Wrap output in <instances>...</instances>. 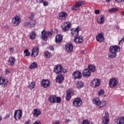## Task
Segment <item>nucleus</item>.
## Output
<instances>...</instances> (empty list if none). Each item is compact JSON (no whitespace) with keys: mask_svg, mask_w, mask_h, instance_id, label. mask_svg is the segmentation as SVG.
<instances>
[{"mask_svg":"<svg viewBox=\"0 0 124 124\" xmlns=\"http://www.w3.org/2000/svg\"><path fill=\"white\" fill-rule=\"evenodd\" d=\"M121 51V47L118 46H112L109 48L110 53L108 54V58L114 59L117 57V53Z\"/></svg>","mask_w":124,"mask_h":124,"instance_id":"obj_1","label":"nucleus"},{"mask_svg":"<svg viewBox=\"0 0 124 124\" xmlns=\"http://www.w3.org/2000/svg\"><path fill=\"white\" fill-rule=\"evenodd\" d=\"M85 4V1L78 0L75 2V5L71 7V10L72 11H79L80 10V7H82L83 5Z\"/></svg>","mask_w":124,"mask_h":124,"instance_id":"obj_2","label":"nucleus"},{"mask_svg":"<svg viewBox=\"0 0 124 124\" xmlns=\"http://www.w3.org/2000/svg\"><path fill=\"white\" fill-rule=\"evenodd\" d=\"M48 101L50 103H61L62 99L60 97H57V96L51 95L48 98Z\"/></svg>","mask_w":124,"mask_h":124,"instance_id":"obj_3","label":"nucleus"},{"mask_svg":"<svg viewBox=\"0 0 124 124\" xmlns=\"http://www.w3.org/2000/svg\"><path fill=\"white\" fill-rule=\"evenodd\" d=\"M35 20L33 19H27L23 23L24 27H29V28H33L35 26Z\"/></svg>","mask_w":124,"mask_h":124,"instance_id":"obj_4","label":"nucleus"},{"mask_svg":"<svg viewBox=\"0 0 124 124\" xmlns=\"http://www.w3.org/2000/svg\"><path fill=\"white\" fill-rule=\"evenodd\" d=\"M23 116V111L21 109H16L14 112V118L16 121L20 120Z\"/></svg>","mask_w":124,"mask_h":124,"instance_id":"obj_5","label":"nucleus"},{"mask_svg":"<svg viewBox=\"0 0 124 124\" xmlns=\"http://www.w3.org/2000/svg\"><path fill=\"white\" fill-rule=\"evenodd\" d=\"M46 33L47 34V35L49 37H51L52 36V32L50 31H45V30H44L42 32H41V34L42 36L41 38L44 40V41H46L47 39H48V36L46 35Z\"/></svg>","mask_w":124,"mask_h":124,"instance_id":"obj_6","label":"nucleus"},{"mask_svg":"<svg viewBox=\"0 0 124 124\" xmlns=\"http://www.w3.org/2000/svg\"><path fill=\"white\" fill-rule=\"evenodd\" d=\"M12 23L15 27L19 26L21 23V19L20 18V16H16L15 17H14L12 18Z\"/></svg>","mask_w":124,"mask_h":124,"instance_id":"obj_7","label":"nucleus"},{"mask_svg":"<svg viewBox=\"0 0 124 124\" xmlns=\"http://www.w3.org/2000/svg\"><path fill=\"white\" fill-rule=\"evenodd\" d=\"M73 104L75 107H80L82 105V100H81V98L77 97L74 99Z\"/></svg>","mask_w":124,"mask_h":124,"instance_id":"obj_8","label":"nucleus"},{"mask_svg":"<svg viewBox=\"0 0 124 124\" xmlns=\"http://www.w3.org/2000/svg\"><path fill=\"white\" fill-rule=\"evenodd\" d=\"M72 76L74 80L81 79V78H82V73L78 70H77L73 73Z\"/></svg>","mask_w":124,"mask_h":124,"instance_id":"obj_9","label":"nucleus"},{"mask_svg":"<svg viewBox=\"0 0 124 124\" xmlns=\"http://www.w3.org/2000/svg\"><path fill=\"white\" fill-rule=\"evenodd\" d=\"M109 86L110 88H116L118 86V80L115 78H112L109 80Z\"/></svg>","mask_w":124,"mask_h":124,"instance_id":"obj_10","label":"nucleus"},{"mask_svg":"<svg viewBox=\"0 0 124 124\" xmlns=\"http://www.w3.org/2000/svg\"><path fill=\"white\" fill-rule=\"evenodd\" d=\"M8 80H7L3 77H0V86H2L3 88H6L8 84Z\"/></svg>","mask_w":124,"mask_h":124,"instance_id":"obj_11","label":"nucleus"},{"mask_svg":"<svg viewBox=\"0 0 124 124\" xmlns=\"http://www.w3.org/2000/svg\"><path fill=\"white\" fill-rule=\"evenodd\" d=\"M81 31V28H80V26H78L76 29H73L72 30L71 34L73 36H75L76 37L78 36L79 35V31Z\"/></svg>","mask_w":124,"mask_h":124,"instance_id":"obj_12","label":"nucleus"},{"mask_svg":"<svg viewBox=\"0 0 124 124\" xmlns=\"http://www.w3.org/2000/svg\"><path fill=\"white\" fill-rule=\"evenodd\" d=\"M100 79L98 78H94L91 83V86L93 88H98L100 85Z\"/></svg>","mask_w":124,"mask_h":124,"instance_id":"obj_13","label":"nucleus"},{"mask_svg":"<svg viewBox=\"0 0 124 124\" xmlns=\"http://www.w3.org/2000/svg\"><path fill=\"white\" fill-rule=\"evenodd\" d=\"M39 53V48L37 46H34L33 49L31 50V57H37Z\"/></svg>","mask_w":124,"mask_h":124,"instance_id":"obj_14","label":"nucleus"},{"mask_svg":"<svg viewBox=\"0 0 124 124\" xmlns=\"http://www.w3.org/2000/svg\"><path fill=\"white\" fill-rule=\"evenodd\" d=\"M96 40L97 42H103L104 41V34L102 33H99L96 36Z\"/></svg>","mask_w":124,"mask_h":124,"instance_id":"obj_15","label":"nucleus"},{"mask_svg":"<svg viewBox=\"0 0 124 124\" xmlns=\"http://www.w3.org/2000/svg\"><path fill=\"white\" fill-rule=\"evenodd\" d=\"M109 113L108 112L106 111L105 115L103 118V121L102 122L103 124H109Z\"/></svg>","mask_w":124,"mask_h":124,"instance_id":"obj_16","label":"nucleus"},{"mask_svg":"<svg viewBox=\"0 0 124 124\" xmlns=\"http://www.w3.org/2000/svg\"><path fill=\"white\" fill-rule=\"evenodd\" d=\"M74 41L77 44H81L84 41V38L81 36L74 37Z\"/></svg>","mask_w":124,"mask_h":124,"instance_id":"obj_17","label":"nucleus"},{"mask_svg":"<svg viewBox=\"0 0 124 124\" xmlns=\"http://www.w3.org/2000/svg\"><path fill=\"white\" fill-rule=\"evenodd\" d=\"M16 62V59L14 57H10L8 60V64L9 66H14L15 65V62Z\"/></svg>","mask_w":124,"mask_h":124,"instance_id":"obj_18","label":"nucleus"},{"mask_svg":"<svg viewBox=\"0 0 124 124\" xmlns=\"http://www.w3.org/2000/svg\"><path fill=\"white\" fill-rule=\"evenodd\" d=\"M71 27V24L69 22H66L62 26V28L64 31H67Z\"/></svg>","mask_w":124,"mask_h":124,"instance_id":"obj_19","label":"nucleus"},{"mask_svg":"<svg viewBox=\"0 0 124 124\" xmlns=\"http://www.w3.org/2000/svg\"><path fill=\"white\" fill-rule=\"evenodd\" d=\"M65 50L68 53H71L73 51V45L71 43H68L65 45Z\"/></svg>","mask_w":124,"mask_h":124,"instance_id":"obj_20","label":"nucleus"},{"mask_svg":"<svg viewBox=\"0 0 124 124\" xmlns=\"http://www.w3.org/2000/svg\"><path fill=\"white\" fill-rule=\"evenodd\" d=\"M64 79V78L63 77V76L60 74L56 77V83H59V84H62Z\"/></svg>","mask_w":124,"mask_h":124,"instance_id":"obj_21","label":"nucleus"},{"mask_svg":"<svg viewBox=\"0 0 124 124\" xmlns=\"http://www.w3.org/2000/svg\"><path fill=\"white\" fill-rule=\"evenodd\" d=\"M55 73L56 74H59V73H62V66L61 65H57L55 66V69L54 70Z\"/></svg>","mask_w":124,"mask_h":124,"instance_id":"obj_22","label":"nucleus"},{"mask_svg":"<svg viewBox=\"0 0 124 124\" xmlns=\"http://www.w3.org/2000/svg\"><path fill=\"white\" fill-rule=\"evenodd\" d=\"M66 18H67V13L62 12L60 14L59 20H61V21H64Z\"/></svg>","mask_w":124,"mask_h":124,"instance_id":"obj_23","label":"nucleus"},{"mask_svg":"<svg viewBox=\"0 0 124 124\" xmlns=\"http://www.w3.org/2000/svg\"><path fill=\"white\" fill-rule=\"evenodd\" d=\"M82 75L85 78L87 77H91V75H92V73L90 70L88 69H84L82 72Z\"/></svg>","mask_w":124,"mask_h":124,"instance_id":"obj_24","label":"nucleus"},{"mask_svg":"<svg viewBox=\"0 0 124 124\" xmlns=\"http://www.w3.org/2000/svg\"><path fill=\"white\" fill-rule=\"evenodd\" d=\"M41 83L43 88H46L50 86V81L48 79L42 80Z\"/></svg>","mask_w":124,"mask_h":124,"instance_id":"obj_25","label":"nucleus"},{"mask_svg":"<svg viewBox=\"0 0 124 124\" xmlns=\"http://www.w3.org/2000/svg\"><path fill=\"white\" fill-rule=\"evenodd\" d=\"M105 18V16L103 15H101L99 16H98L97 18V22L98 24H102L104 23V19Z\"/></svg>","mask_w":124,"mask_h":124,"instance_id":"obj_26","label":"nucleus"},{"mask_svg":"<svg viewBox=\"0 0 124 124\" xmlns=\"http://www.w3.org/2000/svg\"><path fill=\"white\" fill-rule=\"evenodd\" d=\"M33 116L35 118H37L39 116H40V114H41V111L39 110L38 108H35L33 110Z\"/></svg>","mask_w":124,"mask_h":124,"instance_id":"obj_27","label":"nucleus"},{"mask_svg":"<svg viewBox=\"0 0 124 124\" xmlns=\"http://www.w3.org/2000/svg\"><path fill=\"white\" fill-rule=\"evenodd\" d=\"M55 41L56 43H61L62 41V35L57 34L55 37Z\"/></svg>","mask_w":124,"mask_h":124,"instance_id":"obj_28","label":"nucleus"},{"mask_svg":"<svg viewBox=\"0 0 124 124\" xmlns=\"http://www.w3.org/2000/svg\"><path fill=\"white\" fill-rule=\"evenodd\" d=\"M117 124H124V116L118 117L116 119Z\"/></svg>","mask_w":124,"mask_h":124,"instance_id":"obj_29","label":"nucleus"},{"mask_svg":"<svg viewBox=\"0 0 124 124\" xmlns=\"http://www.w3.org/2000/svg\"><path fill=\"white\" fill-rule=\"evenodd\" d=\"M88 68L90 71H91L92 72H95V66L90 64L88 65Z\"/></svg>","mask_w":124,"mask_h":124,"instance_id":"obj_30","label":"nucleus"},{"mask_svg":"<svg viewBox=\"0 0 124 124\" xmlns=\"http://www.w3.org/2000/svg\"><path fill=\"white\" fill-rule=\"evenodd\" d=\"M36 36V33L35 32V31H33L31 32V33L30 35V39L33 40V39H35Z\"/></svg>","mask_w":124,"mask_h":124,"instance_id":"obj_31","label":"nucleus"},{"mask_svg":"<svg viewBox=\"0 0 124 124\" xmlns=\"http://www.w3.org/2000/svg\"><path fill=\"white\" fill-rule=\"evenodd\" d=\"M37 67V63L36 62H33L31 64L29 68L30 69H34Z\"/></svg>","mask_w":124,"mask_h":124,"instance_id":"obj_32","label":"nucleus"},{"mask_svg":"<svg viewBox=\"0 0 124 124\" xmlns=\"http://www.w3.org/2000/svg\"><path fill=\"white\" fill-rule=\"evenodd\" d=\"M101 102V101L98 98L93 99V103H94L97 106H99Z\"/></svg>","mask_w":124,"mask_h":124,"instance_id":"obj_33","label":"nucleus"},{"mask_svg":"<svg viewBox=\"0 0 124 124\" xmlns=\"http://www.w3.org/2000/svg\"><path fill=\"white\" fill-rule=\"evenodd\" d=\"M78 89H82L84 87V83L81 81H78L77 83Z\"/></svg>","mask_w":124,"mask_h":124,"instance_id":"obj_34","label":"nucleus"},{"mask_svg":"<svg viewBox=\"0 0 124 124\" xmlns=\"http://www.w3.org/2000/svg\"><path fill=\"white\" fill-rule=\"evenodd\" d=\"M119 10L118 8H112L108 10V12L110 13H114V12H117Z\"/></svg>","mask_w":124,"mask_h":124,"instance_id":"obj_35","label":"nucleus"},{"mask_svg":"<svg viewBox=\"0 0 124 124\" xmlns=\"http://www.w3.org/2000/svg\"><path fill=\"white\" fill-rule=\"evenodd\" d=\"M74 93V91L72 89H69L67 91L66 94L72 96Z\"/></svg>","mask_w":124,"mask_h":124,"instance_id":"obj_36","label":"nucleus"},{"mask_svg":"<svg viewBox=\"0 0 124 124\" xmlns=\"http://www.w3.org/2000/svg\"><path fill=\"white\" fill-rule=\"evenodd\" d=\"M28 87L30 90H32L33 89H34V87H35V83L33 82H31V84H30Z\"/></svg>","mask_w":124,"mask_h":124,"instance_id":"obj_37","label":"nucleus"},{"mask_svg":"<svg viewBox=\"0 0 124 124\" xmlns=\"http://www.w3.org/2000/svg\"><path fill=\"white\" fill-rule=\"evenodd\" d=\"M45 56L46 59H50L51 57V53L49 52L48 51H46L45 53Z\"/></svg>","mask_w":124,"mask_h":124,"instance_id":"obj_38","label":"nucleus"},{"mask_svg":"<svg viewBox=\"0 0 124 124\" xmlns=\"http://www.w3.org/2000/svg\"><path fill=\"white\" fill-rule=\"evenodd\" d=\"M24 54H26V55L24 56V57H29L31 55V52L29 51V49H26L24 51Z\"/></svg>","mask_w":124,"mask_h":124,"instance_id":"obj_39","label":"nucleus"},{"mask_svg":"<svg viewBox=\"0 0 124 124\" xmlns=\"http://www.w3.org/2000/svg\"><path fill=\"white\" fill-rule=\"evenodd\" d=\"M105 105H106V102L105 101H103L102 102H101L100 104V106L99 107V109H100V108H102L103 107H104L105 106Z\"/></svg>","mask_w":124,"mask_h":124,"instance_id":"obj_40","label":"nucleus"},{"mask_svg":"<svg viewBox=\"0 0 124 124\" xmlns=\"http://www.w3.org/2000/svg\"><path fill=\"white\" fill-rule=\"evenodd\" d=\"M104 95V91L103 89H101L98 93V96H103Z\"/></svg>","mask_w":124,"mask_h":124,"instance_id":"obj_41","label":"nucleus"},{"mask_svg":"<svg viewBox=\"0 0 124 124\" xmlns=\"http://www.w3.org/2000/svg\"><path fill=\"white\" fill-rule=\"evenodd\" d=\"M71 96H72L71 95H68V94H66L65 96L66 100L67 101H69V100L71 99Z\"/></svg>","mask_w":124,"mask_h":124,"instance_id":"obj_42","label":"nucleus"},{"mask_svg":"<svg viewBox=\"0 0 124 124\" xmlns=\"http://www.w3.org/2000/svg\"><path fill=\"white\" fill-rule=\"evenodd\" d=\"M33 18H34V15L33 14L31 13V16H29V18L27 20H33Z\"/></svg>","mask_w":124,"mask_h":124,"instance_id":"obj_43","label":"nucleus"},{"mask_svg":"<svg viewBox=\"0 0 124 124\" xmlns=\"http://www.w3.org/2000/svg\"><path fill=\"white\" fill-rule=\"evenodd\" d=\"M81 124H90V121L87 120H83ZM91 124H93V123H91Z\"/></svg>","mask_w":124,"mask_h":124,"instance_id":"obj_44","label":"nucleus"},{"mask_svg":"<svg viewBox=\"0 0 124 124\" xmlns=\"http://www.w3.org/2000/svg\"><path fill=\"white\" fill-rule=\"evenodd\" d=\"M42 3L43 4L44 6H47V5H48L49 3L47 0H45V1L43 0Z\"/></svg>","mask_w":124,"mask_h":124,"instance_id":"obj_45","label":"nucleus"},{"mask_svg":"<svg viewBox=\"0 0 124 124\" xmlns=\"http://www.w3.org/2000/svg\"><path fill=\"white\" fill-rule=\"evenodd\" d=\"M117 3H122V2H124V0H114Z\"/></svg>","mask_w":124,"mask_h":124,"instance_id":"obj_46","label":"nucleus"},{"mask_svg":"<svg viewBox=\"0 0 124 124\" xmlns=\"http://www.w3.org/2000/svg\"><path fill=\"white\" fill-rule=\"evenodd\" d=\"M49 48L51 51H54L55 50V47L53 46H49Z\"/></svg>","mask_w":124,"mask_h":124,"instance_id":"obj_47","label":"nucleus"},{"mask_svg":"<svg viewBox=\"0 0 124 124\" xmlns=\"http://www.w3.org/2000/svg\"><path fill=\"white\" fill-rule=\"evenodd\" d=\"M10 118V113H9L8 115H7L6 116L4 117V119H9Z\"/></svg>","mask_w":124,"mask_h":124,"instance_id":"obj_48","label":"nucleus"},{"mask_svg":"<svg viewBox=\"0 0 124 124\" xmlns=\"http://www.w3.org/2000/svg\"><path fill=\"white\" fill-rule=\"evenodd\" d=\"M5 73L6 74H9L10 73V71H9V70L7 69L5 70Z\"/></svg>","mask_w":124,"mask_h":124,"instance_id":"obj_49","label":"nucleus"},{"mask_svg":"<svg viewBox=\"0 0 124 124\" xmlns=\"http://www.w3.org/2000/svg\"><path fill=\"white\" fill-rule=\"evenodd\" d=\"M99 12H100V11H99V10H95L94 11L95 14H99Z\"/></svg>","mask_w":124,"mask_h":124,"instance_id":"obj_50","label":"nucleus"},{"mask_svg":"<svg viewBox=\"0 0 124 124\" xmlns=\"http://www.w3.org/2000/svg\"><path fill=\"white\" fill-rule=\"evenodd\" d=\"M34 124H41V122L39 121H36L34 123Z\"/></svg>","mask_w":124,"mask_h":124,"instance_id":"obj_51","label":"nucleus"},{"mask_svg":"<svg viewBox=\"0 0 124 124\" xmlns=\"http://www.w3.org/2000/svg\"><path fill=\"white\" fill-rule=\"evenodd\" d=\"M31 124V120L30 119H28L27 121H26L25 123V124Z\"/></svg>","mask_w":124,"mask_h":124,"instance_id":"obj_52","label":"nucleus"},{"mask_svg":"<svg viewBox=\"0 0 124 124\" xmlns=\"http://www.w3.org/2000/svg\"><path fill=\"white\" fill-rule=\"evenodd\" d=\"M11 53H14V48L13 47H11L10 48Z\"/></svg>","mask_w":124,"mask_h":124,"instance_id":"obj_53","label":"nucleus"},{"mask_svg":"<svg viewBox=\"0 0 124 124\" xmlns=\"http://www.w3.org/2000/svg\"><path fill=\"white\" fill-rule=\"evenodd\" d=\"M52 124H60V121H56L55 122H53Z\"/></svg>","mask_w":124,"mask_h":124,"instance_id":"obj_54","label":"nucleus"},{"mask_svg":"<svg viewBox=\"0 0 124 124\" xmlns=\"http://www.w3.org/2000/svg\"><path fill=\"white\" fill-rule=\"evenodd\" d=\"M43 0H37V2L38 3H42V2H43Z\"/></svg>","mask_w":124,"mask_h":124,"instance_id":"obj_55","label":"nucleus"},{"mask_svg":"<svg viewBox=\"0 0 124 124\" xmlns=\"http://www.w3.org/2000/svg\"><path fill=\"white\" fill-rule=\"evenodd\" d=\"M69 122H70V119H65V123H69Z\"/></svg>","mask_w":124,"mask_h":124,"instance_id":"obj_56","label":"nucleus"},{"mask_svg":"<svg viewBox=\"0 0 124 124\" xmlns=\"http://www.w3.org/2000/svg\"><path fill=\"white\" fill-rule=\"evenodd\" d=\"M62 72H63V73H66V72H67V70H66V69H63L62 70Z\"/></svg>","mask_w":124,"mask_h":124,"instance_id":"obj_57","label":"nucleus"},{"mask_svg":"<svg viewBox=\"0 0 124 124\" xmlns=\"http://www.w3.org/2000/svg\"><path fill=\"white\" fill-rule=\"evenodd\" d=\"M4 28H5V29H6L7 30H8V29H9V27H8V25H5L4 26Z\"/></svg>","mask_w":124,"mask_h":124,"instance_id":"obj_58","label":"nucleus"},{"mask_svg":"<svg viewBox=\"0 0 124 124\" xmlns=\"http://www.w3.org/2000/svg\"><path fill=\"white\" fill-rule=\"evenodd\" d=\"M121 14H122L123 15V16H124V11L121 12Z\"/></svg>","mask_w":124,"mask_h":124,"instance_id":"obj_59","label":"nucleus"},{"mask_svg":"<svg viewBox=\"0 0 124 124\" xmlns=\"http://www.w3.org/2000/svg\"><path fill=\"white\" fill-rule=\"evenodd\" d=\"M106 1L108 3L110 2V1H111V0H106Z\"/></svg>","mask_w":124,"mask_h":124,"instance_id":"obj_60","label":"nucleus"},{"mask_svg":"<svg viewBox=\"0 0 124 124\" xmlns=\"http://www.w3.org/2000/svg\"><path fill=\"white\" fill-rule=\"evenodd\" d=\"M81 54H85V51L82 50V51H81Z\"/></svg>","mask_w":124,"mask_h":124,"instance_id":"obj_61","label":"nucleus"},{"mask_svg":"<svg viewBox=\"0 0 124 124\" xmlns=\"http://www.w3.org/2000/svg\"><path fill=\"white\" fill-rule=\"evenodd\" d=\"M1 120H2V118L1 116H0V122L1 121Z\"/></svg>","mask_w":124,"mask_h":124,"instance_id":"obj_62","label":"nucleus"},{"mask_svg":"<svg viewBox=\"0 0 124 124\" xmlns=\"http://www.w3.org/2000/svg\"><path fill=\"white\" fill-rule=\"evenodd\" d=\"M17 97L19 98V97H20V96L19 95H17Z\"/></svg>","mask_w":124,"mask_h":124,"instance_id":"obj_63","label":"nucleus"},{"mask_svg":"<svg viewBox=\"0 0 124 124\" xmlns=\"http://www.w3.org/2000/svg\"><path fill=\"white\" fill-rule=\"evenodd\" d=\"M16 1H19V0H16Z\"/></svg>","mask_w":124,"mask_h":124,"instance_id":"obj_64","label":"nucleus"}]
</instances>
